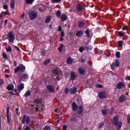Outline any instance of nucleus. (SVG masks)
I'll return each instance as SVG.
<instances>
[{"label": "nucleus", "mask_w": 130, "mask_h": 130, "mask_svg": "<svg viewBox=\"0 0 130 130\" xmlns=\"http://www.w3.org/2000/svg\"><path fill=\"white\" fill-rule=\"evenodd\" d=\"M50 63V59H47L44 63V64L45 66H47V64H48V63Z\"/></svg>", "instance_id": "obj_32"}, {"label": "nucleus", "mask_w": 130, "mask_h": 130, "mask_svg": "<svg viewBox=\"0 0 130 130\" xmlns=\"http://www.w3.org/2000/svg\"><path fill=\"white\" fill-rule=\"evenodd\" d=\"M28 15L30 20H34L37 17L38 14L35 11H31L29 13Z\"/></svg>", "instance_id": "obj_3"}, {"label": "nucleus", "mask_w": 130, "mask_h": 130, "mask_svg": "<svg viewBox=\"0 0 130 130\" xmlns=\"http://www.w3.org/2000/svg\"><path fill=\"white\" fill-rule=\"evenodd\" d=\"M6 51H7V52L12 51V47L9 46V47L6 49Z\"/></svg>", "instance_id": "obj_40"}, {"label": "nucleus", "mask_w": 130, "mask_h": 130, "mask_svg": "<svg viewBox=\"0 0 130 130\" xmlns=\"http://www.w3.org/2000/svg\"><path fill=\"white\" fill-rule=\"evenodd\" d=\"M125 80L126 81H130V76H126Z\"/></svg>", "instance_id": "obj_49"}, {"label": "nucleus", "mask_w": 130, "mask_h": 130, "mask_svg": "<svg viewBox=\"0 0 130 130\" xmlns=\"http://www.w3.org/2000/svg\"><path fill=\"white\" fill-rule=\"evenodd\" d=\"M76 9L78 12H82L83 11V6L81 4H78L76 6Z\"/></svg>", "instance_id": "obj_15"}, {"label": "nucleus", "mask_w": 130, "mask_h": 130, "mask_svg": "<svg viewBox=\"0 0 130 130\" xmlns=\"http://www.w3.org/2000/svg\"><path fill=\"white\" fill-rule=\"evenodd\" d=\"M126 29H128V26H125L122 27V30H123V31H124V30H126Z\"/></svg>", "instance_id": "obj_50"}, {"label": "nucleus", "mask_w": 130, "mask_h": 130, "mask_svg": "<svg viewBox=\"0 0 130 130\" xmlns=\"http://www.w3.org/2000/svg\"><path fill=\"white\" fill-rule=\"evenodd\" d=\"M25 71V67L24 66H18L14 70L15 73H19V72H24Z\"/></svg>", "instance_id": "obj_5"}, {"label": "nucleus", "mask_w": 130, "mask_h": 130, "mask_svg": "<svg viewBox=\"0 0 130 130\" xmlns=\"http://www.w3.org/2000/svg\"><path fill=\"white\" fill-rule=\"evenodd\" d=\"M116 67H119V63L118 60H116L115 62H114L111 66L112 70H115Z\"/></svg>", "instance_id": "obj_8"}, {"label": "nucleus", "mask_w": 130, "mask_h": 130, "mask_svg": "<svg viewBox=\"0 0 130 130\" xmlns=\"http://www.w3.org/2000/svg\"><path fill=\"white\" fill-rule=\"evenodd\" d=\"M53 74H55V75H59L58 74V70L57 69L55 68L53 70Z\"/></svg>", "instance_id": "obj_28"}, {"label": "nucleus", "mask_w": 130, "mask_h": 130, "mask_svg": "<svg viewBox=\"0 0 130 130\" xmlns=\"http://www.w3.org/2000/svg\"><path fill=\"white\" fill-rule=\"evenodd\" d=\"M16 114L17 115H19V113L18 112V111H19V108H17L16 109Z\"/></svg>", "instance_id": "obj_57"}, {"label": "nucleus", "mask_w": 130, "mask_h": 130, "mask_svg": "<svg viewBox=\"0 0 130 130\" xmlns=\"http://www.w3.org/2000/svg\"><path fill=\"white\" fill-rule=\"evenodd\" d=\"M3 8L5 10H7V9H8V5H4L3 6Z\"/></svg>", "instance_id": "obj_53"}, {"label": "nucleus", "mask_w": 130, "mask_h": 130, "mask_svg": "<svg viewBox=\"0 0 130 130\" xmlns=\"http://www.w3.org/2000/svg\"><path fill=\"white\" fill-rule=\"evenodd\" d=\"M31 95V91L28 90L24 94V97H29Z\"/></svg>", "instance_id": "obj_24"}, {"label": "nucleus", "mask_w": 130, "mask_h": 130, "mask_svg": "<svg viewBox=\"0 0 130 130\" xmlns=\"http://www.w3.org/2000/svg\"><path fill=\"white\" fill-rule=\"evenodd\" d=\"M7 89H8V90L9 91H11L12 90H14V85H13V84L9 85L7 86Z\"/></svg>", "instance_id": "obj_22"}, {"label": "nucleus", "mask_w": 130, "mask_h": 130, "mask_svg": "<svg viewBox=\"0 0 130 130\" xmlns=\"http://www.w3.org/2000/svg\"><path fill=\"white\" fill-rule=\"evenodd\" d=\"M56 80H57L58 81H59V80H60V78L58 77V76H57L56 78Z\"/></svg>", "instance_id": "obj_64"}, {"label": "nucleus", "mask_w": 130, "mask_h": 130, "mask_svg": "<svg viewBox=\"0 0 130 130\" xmlns=\"http://www.w3.org/2000/svg\"><path fill=\"white\" fill-rule=\"evenodd\" d=\"M64 92L66 93V94H69V92H70V89H69V88H65Z\"/></svg>", "instance_id": "obj_44"}, {"label": "nucleus", "mask_w": 130, "mask_h": 130, "mask_svg": "<svg viewBox=\"0 0 130 130\" xmlns=\"http://www.w3.org/2000/svg\"><path fill=\"white\" fill-rule=\"evenodd\" d=\"M64 36V32L63 31H61V37H63Z\"/></svg>", "instance_id": "obj_58"}, {"label": "nucleus", "mask_w": 130, "mask_h": 130, "mask_svg": "<svg viewBox=\"0 0 130 130\" xmlns=\"http://www.w3.org/2000/svg\"><path fill=\"white\" fill-rule=\"evenodd\" d=\"M127 122H128V123H130V114H129L128 115V116Z\"/></svg>", "instance_id": "obj_52"}, {"label": "nucleus", "mask_w": 130, "mask_h": 130, "mask_svg": "<svg viewBox=\"0 0 130 130\" xmlns=\"http://www.w3.org/2000/svg\"><path fill=\"white\" fill-rule=\"evenodd\" d=\"M2 14H3V16H6V15H7V12H2Z\"/></svg>", "instance_id": "obj_63"}, {"label": "nucleus", "mask_w": 130, "mask_h": 130, "mask_svg": "<svg viewBox=\"0 0 130 130\" xmlns=\"http://www.w3.org/2000/svg\"><path fill=\"white\" fill-rule=\"evenodd\" d=\"M15 0H11L10 3V8L11 9H15Z\"/></svg>", "instance_id": "obj_21"}, {"label": "nucleus", "mask_w": 130, "mask_h": 130, "mask_svg": "<svg viewBox=\"0 0 130 130\" xmlns=\"http://www.w3.org/2000/svg\"><path fill=\"white\" fill-rule=\"evenodd\" d=\"M78 71L80 75H85V73H86V71L84 69H83L81 68H79Z\"/></svg>", "instance_id": "obj_18"}, {"label": "nucleus", "mask_w": 130, "mask_h": 130, "mask_svg": "<svg viewBox=\"0 0 130 130\" xmlns=\"http://www.w3.org/2000/svg\"><path fill=\"white\" fill-rule=\"evenodd\" d=\"M113 123L114 125L116 126V129H120L121 125H122V123L121 121L118 122V116H115L113 119Z\"/></svg>", "instance_id": "obj_1"}, {"label": "nucleus", "mask_w": 130, "mask_h": 130, "mask_svg": "<svg viewBox=\"0 0 130 130\" xmlns=\"http://www.w3.org/2000/svg\"><path fill=\"white\" fill-rule=\"evenodd\" d=\"M123 35V32H122L121 31L119 32L118 36L122 37Z\"/></svg>", "instance_id": "obj_47"}, {"label": "nucleus", "mask_w": 130, "mask_h": 130, "mask_svg": "<svg viewBox=\"0 0 130 130\" xmlns=\"http://www.w3.org/2000/svg\"><path fill=\"white\" fill-rule=\"evenodd\" d=\"M47 89L51 93H53L54 91V87H53L51 85H48Z\"/></svg>", "instance_id": "obj_14"}, {"label": "nucleus", "mask_w": 130, "mask_h": 130, "mask_svg": "<svg viewBox=\"0 0 130 130\" xmlns=\"http://www.w3.org/2000/svg\"><path fill=\"white\" fill-rule=\"evenodd\" d=\"M3 57L5 59H8V55H7V54H6L5 53H3Z\"/></svg>", "instance_id": "obj_45"}, {"label": "nucleus", "mask_w": 130, "mask_h": 130, "mask_svg": "<svg viewBox=\"0 0 130 130\" xmlns=\"http://www.w3.org/2000/svg\"><path fill=\"white\" fill-rule=\"evenodd\" d=\"M51 20V17L48 16V17L46 19L45 23L46 24L49 23V22H50Z\"/></svg>", "instance_id": "obj_26"}, {"label": "nucleus", "mask_w": 130, "mask_h": 130, "mask_svg": "<svg viewBox=\"0 0 130 130\" xmlns=\"http://www.w3.org/2000/svg\"><path fill=\"white\" fill-rule=\"evenodd\" d=\"M78 109H79V107L78 106V105H77V103L74 102L72 103V109L73 111H77V110H78Z\"/></svg>", "instance_id": "obj_9"}, {"label": "nucleus", "mask_w": 130, "mask_h": 130, "mask_svg": "<svg viewBox=\"0 0 130 130\" xmlns=\"http://www.w3.org/2000/svg\"><path fill=\"white\" fill-rule=\"evenodd\" d=\"M41 54L42 56H45V54H46V52L44 50L42 51Z\"/></svg>", "instance_id": "obj_38"}, {"label": "nucleus", "mask_w": 130, "mask_h": 130, "mask_svg": "<svg viewBox=\"0 0 130 130\" xmlns=\"http://www.w3.org/2000/svg\"><path fill=\"white\" fill-rule=\"evenodd\" d=\"M84 111V107L83 106H80L78 107V111H77V114H81Z\"/></svg>", "instance_id": "obj_11"}, {"label": "nucleus", "mask_w": 130, "mask_h": 130, "mask_svg": "<svg viewBox=\"0 0 130 130\" xmlns=\"http://www.w3.org/2000/svg\"><path fill=\"white\" fill-rule=\"evenodd\" d=\"M61 0H54L55 3H58L59 2H61Z\"/></svg>", "instance_id": "obj_60"}, {"label": "nucleus", "mask_w": 130, "mask_h": 130, "mask_svg": "<svg viewBox=\"0 0 130 130\" xmlns=\"http://www.w3.org/2000/svg\"><path fill=\"white\" fill-rule=\"evenodd\" d=\"M67 128H68V126H67V125H63V130H67Z\"/></svg>", "instance_id": "obj_48"}, {"label": "nucleus", "mask_w": 130, "mask_h": 130, "mask_svg": "<svg viewBox=\"0 0 130 130\" xmlns=\"http://www.w3.org/2000/svg\"><path fill=\"white\" fill-rule=\"evenodd\" d=\"M55 112H60V111L59 110V109H57L55 110Z\"/></svg>", "instance_id": "obj_62"}, {"label": "nucleus", "mask_w": 130, "mask_h": 130, "mask_svg": "<svg viewBox=\"0 0 130 130\" xmlns=\"http://www.w3.org/2000/svg\"><path fill=\"white\" fill-rule=\"evenodd\" d=\"M77 87H72L70 90V94H76V92H77Z\"/></svg>", "instance_id": "obj_16"}, {"label": "nucleus", "mask_w": 130, "mask_h": 130, "mask_svg": "<svg viewBox=\"0 0 130 130\" xmlns=\"http://www.w3.org/2000/svg\"><path fill=\"white\" fill-rule=\"evenodd\" d=\"M79 61L80 62H81L82 63H83V62H85L86 61V59L81 58L79 59Z\"/></svg>", "instance_id": "obj_42"}, {"label": "nucleus", "mask_w": 130, "mask_h": 130, "mask_svg": "<svg viewBox=\"0 0 130 130\" xmlns=\"http://www.w3.org/2000/svg\"><path fill=\"white\" fill-rule=\"evenodd\" d=\"M62 30V28H61V26H59L58 27V31H59V32L61 31Z\"/></svg>", "instance_id": "obj_55"}, {"label": "nucleus", "mask_w": 130, "mask_h": 130, "mask_svg": "<svg viewBox=\"0 0 130 130\" xmlns=\"http://www.w3.org/2000/svg\"><path fill=\"white\" fill-rule=\"evenodd\" d=\"M85 25V23L83 21H79V23H78V26L79 27H80V28H81V27H83V26Z\"/></svg>", "instance_id": "obj_25"}, {"label": "nucleus", "mask_w": 130, "mask_h": 130, "mask_svg": "<svg viewBox=\"0 0 130 130\" xmlns=\"http://www.w3.org/2000/svg\"><path fill=\"white\" fill-rule=\"evenodd\" d=\"M25 17V13H23L22 15L20 16V18H24Z\"/></svg>", "instance_id": "obj_59"}, {"label": "nucleus", "mask_w": 130, "mask_h": 130, "mask_svg": "<svg viewBox=\"0 0 130 130\" xmlns=\"http://www.w3.org/2000/svg\"><path fill=\"white\" fill-rule=\"evenodd\" d=\"M116 56L117 58H120V52H117L116 53Z\"/></svg>", "instance_id": "obj_37"}, {"label": "nucleus", "mask_w": 130, "mask_h": 130, "mask_svg": "<svg viewBox=\"0 0 130 130\" xmlns=\"http://www.w3.org/2000/svg\"><path fill=\"white\" fill-rule=\"evenodd\" d=\"M96 88H102V85L100 84L95 85Z\"/></svg>", "instance_id": "obj_46"}, {"label": "nucleus", "mask_w": 130, "mask_h": 130, "mask_svg": "<svg viewBox=\"0 0 130 130\" xmlns=\"http://www.w3.org/2000/svg\"><path fill=\"white\" fill-rule=\"evenodd\" d=\"M24 130H30V127H29V126H27Z\"/></svg>", "instance_id": "obj_56"}, {"label": "nucleus", "mask_w": 130, "mask_h": 130, "mask_svg": "<svg viewBox=\"0 0 130 130\" xmlns=\"http://www.w3.org/2000/svg\"><path fill=\"white\" fill-rule=\"evenodd\" d=\"M6 110H7V121L8 123H10V115L9 114V112L10 111V107H7L6 108Z\"/></svg>", "instance_id": "obj_12"}, {"label": "nucleus", "mask_w": 130, "mask_h": 130, "mask_svg": "<svg viewBox=\"0 0 130 130\" xmlns=\"http://www.w3.org/2000/svg\"><path fill=\"white\" fill-rule=\"evenodd\" d=\"M18 89L21 92L23 89H24V84L21 83L20 84L18 85Z\"/></svg>", "instance_id": "obj_19"}, {"label": "nucleus", "mask_w": 130, "mask_h": 130, "mask_svg": "<svg viewBox=\"0 0 130 130\" xmlns=\"http://www.w3.org/2000/svg\"><path fill=\"white\" fill-rule=\"evenodd\" d=\"M22 79H27L28 78V75L26 74H23L21 76Z\"/></svg>", "instance_id": "obj_30"}, {"label": "nucleus", "mask_w": 130, "mask_h": 130, "mask_svg": "<svg viewBox=\"0 0 130 130\" xmlns=\"http://www.w3.org/2000/svg\"><path fill=\"white\" fill-rule=\"evenodd\" d=\"M73 62V59H72V58L71 57H69L67 59V63H68L69 64H71V63H72Z\"/></svg>", "instance_id": "obj_27"}, {"label": "nucleus", "mask_w": 130, "mask_h": 130, "mask_svg": "<svg viewBox=\"0 0 130 130\" xmlns=\"http://www.w3.org/2000/svg\"><path fill=\"white\" fill-rule=\"evenodd\" d=\"M62 48H63V45L61 44L60 47H59L58 49L59 50V52H61V51L62 50Z\"/></svg>", "instance_id": "obj_36"}, {"label": "nucleus", "mask_w": 130, "mask_h": 130, "mask_svg": "<svg viewBox=\"0 0 130 130\" xmlns=\"http://www.w3.org/2000/svg\"><path fill=\"white\" fill-rule=\"evenodd\" d=\"M39 11L40 12L43 13V12H44V11H45V9H44V8H40Z\"/></svg>", "instance_id": "obj_51"}, {"label": "nucleus", "mask_w": 130, "mask_h": 130, "mask_svg": "<svg viewBox=\"0 0 130 130\" xmlns=\"http://www.w3.org/2000/svg\"><path fill=\"white\" fill-rule=\"evenodd\" d=\"M123 44V42L122 41H119L118 42V44L119 47H121V46H122Z\"/></svg>", "instance_id": "obj_35"}, {"label": "nucleus", "mask_w": 130, "mask_h": 130, "mask_svg": "<svg viewBox=\"0 0 130 130\" xmlns=\"http://www.w3.org/2000/svg\"><path fill=\"white\" fill-rule=\"evenodd\" d=\"M7 38L8 39L9 42H14V41L15 40V36L12 31H10L8 34Z\"/></svg>", "instance_id": "obj_2"}, {"label": "nucleus", "mask_w": 130, "mask_h": 130, "mask_svg": "<svg viewBox=\"0 0 130 130\" xmlns=\"http://www.w3.org/2000/svg\"><path fill=\"white\" fill-rule=\"evenodd\" d=\"M84 50H85V48H84V47H81L80 48H79V51L80 52H81L82 53Z\"/></svg>", "instance_id": "obj_39"}, {"label": "nucleus", "mask_w": 130, "mask_h": 130, "mask_svg": "<svg viewBox=\"0 0 130 130\" xmlns=\"http://www.w3.org/2000/svg\"><path fill=\"white\" fill-rule=\"evenodd\" d=\"M104 126V122H102L99 123V126H98V128H101Z\"/></svg>", "instance_id": "obj_29"}, {"label": "nucleus", "mask_w": 130, "mask_h": 130, "mask_svg": "<svg viewBox=\"0 0 130 130\" xmlns=\"http://www.w3.org/2000/svg\"><path fill=\"white\" fill-rule=\"evenodd\" d=\"M4 80L3 79H0V87H2L3 85H4Z\"/></svg>", "instance_id": "obj_43"}, {"label": "nucleus", "mask_w": 130, "mask_h": 130, "mask_svg": "<svg viewBox=\"0 0 130 130\" xmlns=\"http://www.w3.org/2000/svg\"><path fill=\"white\" fill-rule=\"evenodd\" d=\"M35 103H36V104H38V103H39V101L38 99H36L35 100Z\"/></svg>", "instance_id": "obj_54"}, {"label": "nucleus", "mask_w": 130, "mask_h": 130, "mask_svg": "<svg viewBox=\"0 0 130 130\" xmlns=\"http://www.w3.org/2000/svg\"><path fill=\"white\" fill-rule=\"evenodd\" d=\"M113 112V109H112V110H108V109H103L102 110V113L103 115H107L108 113H110V114H111Z\"/></svg>", "instance_id": "obj_7"}, {"label": "nucleus", "mask_w": 130, "mask_h": 130, "mask_svg": "<svg viewBox=\"0 0 130 130\" xmlns=\"http://www.w3.org/2000/svg\"><path fill=\"white\" fill-rule=\"evenodd\" d=\"M86 34H87V37H90V31L88 30V29H87L85 31Z\"/></svg>", "instance_id": "obj_41"}, {"label": "nucleus", "mask_w": 130, "mask_h": 130, "mask_svg": "<svg viewBox=\"0 0 130 130\" xmlns=\"http://www.w3.org/2000/svg\"><path fill=\"white\" fill-rule=\"evenodd\" d=\"M83 34H84V32L82 30L78 31L76 34V36H78V37H81Z\"/></svg>", "instance_id": "obj_23"}, {"label": "nucleus", "mask_w": 130, "mask_h": 130, "mask_svg": "<svg viewBox=\"0 0 130 130\" xmlns=\"http://www.w3.org/2000/svg\"><path fill=\"white\" fill-rule=\"evenodd\" d=\"M44 130H51V128L50 126H47V125H45L44 128H43Z\"/></svg>", "instance_id": "obj_31"}, {"label": "nucleus", "mask_w": 130, "mask_h": 130, "mask_svg": "<svg viewBox=\"0 0 130 130\" xmlns=\"http://www.w3.org/2000/svg\"><path fill=\"white\" fill-rule=\"evenodd\" d=\"M34 2V0H26V4H33V2Z\"/></svg>", "instance_id": "obj_34"}, {"label": "nucleus", "mask_w": 130, "mask_h": 130, "mask_svg": "<svg viewBox=\"0 0 130 130\" xmlns=\"http://www.w3.org/2000/svg\"><path fill=\"white\" fill-rule=\"evenodd\" d=\"M126 99H127L126 96H125V95H122L119 97V102L120 103L124 102V101H125V100H126Z\"/></svg>", "instance_id": "obj_10"}, {"label": "nucleus", "mask_w": 130, "mask_h": 130, "mask_svg": "<svg viewBox=\"0 0 130 130\" xmlns=\"http://www.w3.org/2000/svg\"><path fill=\"white\" fill-rule=\"evenodd\" d=\"M22 123H26L27 124H29V123H30V118L29 116L24 115L22 117Z\"/></svg>", "instance_id": "obj_4"}, {"label": "nucleus", "mask_w": 130, "mask_h": 130, "mask_svg": "<svg viewBox=\"0 0 130 130\" xmlns=\"http://www.w3.org/2000/svg\"><path fill=\"white\" fill-rule=\"evenodd\" d=\"M71 120H72V121H75V120H76V117L72 118Z\"/></svg>", "instance_id": "obj_61"}, {"label": "nucleus", "mask_w": 130, "mask_h": 130, "mask_svg": "<svg viewBox=\"0 0 130 130\" xmlns=\"http://www.w3.org/2000/svg\"><path fill=\"white\" fill-rule=\"evenodd\" d=\"M57 17H60L61 15V13H60V10H58L56 14Z\"/></svg>", "instance_id": "obj_33"}, {"label": "nucleus", "mask_w": 130, "mask_h": 130, "mask_svg": "<svg viewBox=\"0 0 130 130\" xmlns=\"http://www.w3.org/2000/svg\"><path fill=\"white\" fill-rule=\"evenodd\" d=\"M99 97L100 99H105L107 97V92L102 91L99 93Z\"/></svg>", "instance_id": "obj_6"}, {"label": "nucleus", "mask_w": 130, "mask_h": 130, "mask_svg": "<svg viewBox=\"0 0 130 130\" xmlns=\"http://www.w3.org/2000/svg\"><path fill=\"white\" fill-rule=\"evenodd\" d=\"M61 21L63 22L64 21H66L67 19H68V16L64 14H62L61 16Z\"/></svg>", "instance_id": "obj_20"}, {"label": "nucleus", "mask_w": 130, "mask_h": 130, "mask_svg": "<svg viewBox=\"0 0 130 130\" xmlns=\"http://www.w3.org/2000/svg\"><path fill=\"white\" fill-rule=\"evenodd\" d=\"M77 77V75H76V73L75 72H72L71 73V80L72 81H75L76 80V78Z\"/></svg>", "instance_id": "obj_17"}, {"label": "nucleus", "mask_w": 130, "mask_h": 130, "mask_svg": "<svg viewBox=\"0 0 130 130\" xmlns=\"http://www.w3.org/2000/svg\"><path fill=\"white\" fill-rule=\"evenodd\" d=\"M124 87H125V85L122 82H119L117 85V89H122V88H124Z\"/></svg>", "instance_id": "obj_13"}]
</instances>
